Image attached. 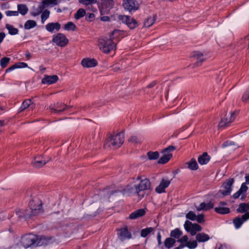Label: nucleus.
I'll use <instances>...</instances> for the list:
<instances>
[{
	"instance_id": "obj_29",
	"label": "nucleus",
	"mask_w": 249,
	"mask_h": 249,
	"mask_svg": "<svg viewBox=\"0 0 249 249\" xmlns=\"http://www.w3.org/2000/svg\"><path fill=\"white\" fill-rule=\"evenodd\" d=\"M114 1L112 0H106L102 4L103 9H105V12H108L113 7Z\"/></svg>"
},
{
	"instance_id": "obj_54",
	"label": "nucleus",
	"mask_w": 249,
	"mask_h": 249,
	"mask_svg": "<svg viewBox=\"0 0 249 249\" xmlns=\"http://www.w3.org/2000/svg\"><path fill=\"white\" fill-rule=\"evenodd\" d=\"M188 237L187 235H184L181 238H178L177 242L180 243L181 244H183L184 243H186L188 242Z\"/></svg>"
},
{
	"instance_id": "obj_55",
	"label": "nucleus",
	"mask_w": 249,
	"mask_h": 249,
	"mask_svg": "<svg viewBox=\"0 0 249 249\" xmlns=\"http://www.w3.org/2000/svg\"><path fill=\"white\" fill-rule=\"evenodd\" d=\"M196 220L199 223H202L204 222V215L202 214H199L198 215L196 216Z\"/></svg>"
},
{
	"instance_id": "obj_20",
	"label": "nucleus",
	"mask_w": 249,
	"mask_h": 249,
	"mask_svg": "<svg viewBox=\"0 0 249 249\" xmlns=\"http://www.w3.org/2000/svg\"><path fill=\"white\" fill-rule=\"evenodd\" d=\"M52 238L37 235L36 246H46L51 243Z\"/></svg>"
},
{
	"instance_id": "obj_32",
	"label": "nucleus",
	"mask_w": 249,
	"mask_h": 249,
	"mask_svg": "<svg viewBox=\"0 0 249 249\" xmlns=\"http://www.w3.org/2000/svg\"><path fill=\"white\" fill-rule=\"evenodd\" d=\"M249 210V205L247 203H241L236 211L238 213H244Z\"/></svg>"
},
{
	"instance_id": "obj_58",
	"label": "nucleus",
	"mask_w": 249,
	"mask_h": 249,
	"mask_svg": "<svg viewBox=\"0 0 249 249\" xmlns=\"http://www.w3.org/2000/svg\"><path fill=\"white\" fill-rule=\"evenodd\" d=\"M206 205H207L206 203H205L204 202L201 203L199 205V207L196 208L197 210V211H200V210H206Z\"/></svg>"
},
{
	"instance_id": "obj_63",
	"label": "nucleus",
	"mask_w": 249,
	"mask_h": 249,
	"mask_svg": "<svg viewBox=\"0 0 249 249\" xmlns=\"http://www.w3.org/2000/svg\"><path fill=\"white\" fill-rule=\"evenodd\" d=\"M109 18L108 16H103L101 18V20L103 21H108L109 20Z\"/></svg>"
},
{
	"instance_id": "obj_45",
	"label": "nucleus",
	"mask_w": 249,
	"mask_h": 249,
	"mask_svg": "<svg viewBox=\"0 0 249 249\" xmlns=\"http://www.w3.org/2000/svg\"><path fill=\"white\" fill-rule=\"evenodd\" d=\"M10 58L9 57H3L1 58L0 61V64L2 68L4 69L6 68L9 63Z\"/></svg>"
},
{
	"instance_id": "obj_39",
	"label": "nucleus",
	"mask_w": 249,
	"mask_h": 249,
	"mask_svg": "<svg viewBox=\"0 0 249 249\" xmlns=\"http://www.w3.org/2000/svg\"><path fill=\"white\" fill-rule=\"evenodd\" d=\"M155 21V18L154 17H149L145 20L144 22V26L146 27H149L154 24Z\"/></svg>"
},
{
	"instance_id": "obj_33",
	"label": "nucleus",
	"mask_w": 249,
	"mask_h": 249,
	"mask_svg": "<svg viewBox=\"0 0 249 249\" xmlns=\"http://www.w3.org/2000/svg\"><path fill=\"white\" fill-rule=\"evenodd\" d=\"M182 234V232L179 229L176 228L170 232V236L174 239H178Z\"/></svg>"
},
{
	"instance_id": "obj_56",
	"label": "nucleus",
	"mask_w": 249,
	"mask_h": 249,
	"mask_svg": "<svg viewBox=\"0 0 249 249\" xmlns=\"http://www.w3.org/2000/svg\"><path fill=\"white\" fill-rule=\"evenodd\" d=\"M17 68H24L28 66V65L24 62H19L15 64Z\"/></svg>"
},
{
	"instance_id": "obj_16",
	"label": "nucleus",
	"mask_w": 249,
	"mask_h": 249,
	"mask_svg": "<svg viewBox=\"0 0 249 249\" xmlns=\"http://www.w3.org/2000/svg\"><path fill=\"white\" fill-rule=\"evenodd\" d=\"M50 160H46L42 156H37L32 161L33 165L36 168H40L46 164Z\"/></svg>"
},
{
	"instance_id": "obj_53",
	"label": "nucleus",
	"mask_w": 249,
	"mask_h": 249,
	"mask_svg": "<svg viewBox=\"0 0 249 249\" xmlns=\"http://www.w3.org/2000/svg\"><path fill=\"white\" fill-rule=\"evenodd\" d=\"M86 19L89 21H92L95 19V15L93 13H88L86 15Z\"/></svg>"
},
{
	"instance_id": "obj_19",
	"label": "nucleus",
	"mask_w": 249,
	"mask_h": 249,
	"mask_svg": "<svg viewBox=\"0 0 249 249\" xmlns=\"http://www.w3.org/2000/svg\"><path fill=\"white\" fill-rule=\"evenodd\" d=\"M81 64L84 67H93L97 65V61L95 59L84 58L81 62Z\"/></svg>"
},
{
	"instance_id": "obj_18",
	"label": "nucleus",
	"mask_w": 249,
	"mask_h": 249,
	"mask_svg": "<svg viewBox=\"0 0 249 249\" xmlns=\"http://www.w3.org/2000/svg\"><path fill=\"white\" fill-rule=\"evenodd\" d=\"M191 57L197 60L196 65L199 66L201 65V62L204 60V57L203 53L198 51L193 52L191 54Z\"/></svg>"
},
{
	"instance_id": "obj_12",
	"label": "nucleus",
	"mask_w": 249,
	"mask_h": 249,
	"mask_svg": "<svg viewBox=\"0 0 249 249\" xmlns=\"http://www.w3.org/2000/svg\"><path fill=\"white\" fill-rule=\"evenodd\" d=\"M52 41L57 45L62 47L66 46L69 42V40L66 36L61 33H58L56 35L53 36Z\"/></svg>"
},
{
	"instance_id": "obj_5",
	"label": "nucleus",
	"mask_w": 249,
	"mask_h": 249,
	"mask_svg": "<svg viewBox=\"0 0 249 249\" xmlns=\"http://www.w3.org/2000/svg\"><path fill=\"white\" fill-rule=\"evenodd\" d=\"M37 235L28 233L22 235L20 239V243L25 248L36 246Z\"/></svg>"
},
{
	"instance_id": "obj_30",
	"label": "nucleus",
	"mask_w": 249,
	"mask_h": 249,
	"mask_svg": "<svg viewBox=\"0 0 249 249\" xmlns=\"http://www.w3.org/2000/svg\"><path fill=\"white\" fill-rule=\"evenodd\" d=\"M186 164L188 165V168L192 170H196L198 168L197 162L194 158L191 159Z\"/></svg>"
},
{
	"instance_id": "obj_57",
	"label": "nucleus",
	"mask_w": 249,
	"mask_h": 249,
	"mask_svg": "<svg viewBox=\"0 0 249 249\" xmlns=\"http://www.w3.org/2000/svg\"><path fill=\"white\" fill-rule=\"evenodd\" d=\"M234 145V142H233L227 141L225 142L222 144V147L223 148H224V147H227L229 146H231V145Z\"/></svg>"
},
{
	"instance_id": "obj_22",
	"label": "nucleus",
	"mask_w": 249,
	"mask_h": 249,
	"mask_svg": "<svg viewBox=\"0 0 249 249\" xmlns=\"http://www.w3.org/2000/svg\"><path fill=\"white\" fill-rule=\"evenodd\" d=\"M58 80V77L56 75L48 76L45 75L44 77L42 79L43 84H47L49 85L56 83Z\"/></svg>"
},
{
	"instance_id": "obj_11",
	"label": "nucleus",
	"mask_w": 249,
	"mask_h": 249,
	"mask_svg": "<svg viewBox=\"0 0 249 249\" xmlns=\"http://www.w3.org/2000/svg\"><path fill=\"white\" fill-rule=\"evenodd\" d=\"M233 178H230L223 183L220 192L223 196H227L230 194L232 191L231 186L234 183Z\"/></svg>"
},
{
	"instance_id": "obj_60",
	"label": "nucleus",
	"mask_w": 249,
	"mask_h": 249,
	"mask_svg": "<svg viewBox=\"0 0 249 249\" xmlns=\"http://www.w3.org/2000/svg\"><path fill=\"white\" fill-rule=\"evenodd\" d=\"M206 210H209L211 208H213V203L211 202H209L208 203L206 204Z\"/></svg>"
},
{
	"instance_id": "obj_27",
	"label": "nucleus",
	"mask_w": 249,
	"mask_h": 249,
	"mask_svg": "<svg viewBox=\"0 0 249 249\" xmlns=\"http://www.w3.org/2000/svg\"><path fill=\"white\" fill-rule=\"evenodd\" d=\"M211 158L207 152H204L198 158V161L201 165L207 164L210 160Z\"/></svg>"
},
{
	"instance_id": "obj_61",
	"label": "nucleus",
	"mask_w": 249,
	"mask_h": 249,
	"mask_svg": "<svg viewBox=\"0 0 249 249\" xmlns=\"http://www.w3.org/2000/svg\"><path fill=\"white\" fill-rule=\"evenodd\" d=\"M5 37V34L3 32L0 33V43H1L4 37Z\"/></svg>"
},
{
	"instance_id": "obj_26",
	"label": "nucleus",
	"mask_w": 249,
	"mask_h": 249,
	"mask_svg": "<svg viewBox=\"0 0 249 249\" xmlns=\"http://www.w3.org/2000/svg\"><path fill=\"white\" fill-rule=\"evenodd\" d=\"M60 24L58 22L49 23L46 25V30L50 32H53L54 30L58 31L60 28Z\"/></svg>"
},
{
	"instance_id": "obj_1",
	"label": "nucleus",
	"mask_w": 249,
	"mask_h": 249,
	"mask_svg": "<svg viewBox=\"0 0 249 249\" xmlns=\"http://www.w3.org/2000/svg\"><path fill=\"white\" fill-rule=\"evenodd\" d=\"M118 193H123L124 195H127L128 196L137 195L138 196L143 197L144 196V194H140L139 193L136 184L128 185L123 191L117 190L109 191L108 189L103 190L101 195H104V197L109 198L111 196L115 195Z\"/></svg>"
},
{
	"instance_id": "obj_4",
	"label": "nucleus",
	"mask_w": 249,
	"mask_h": 249,
	"mask_svg": "<svg viewBox=\"0 0 249 249\" xmlns=\"http://www.w3.org/2000/svg\"><path fill=\"white\" fill-rule=\"evenodd\" d=\"M98 42L100 50L104 53H108L116 49V44L111 39L100 38L98 39Z\"/></svg>"
},
{
	"instance_id": "obj_48",
	"label": "nucleus",
	"mask_w": 249,
	"mask_h": 249,
	"mask_svg": "<svg viewBox=\"0 0 249 249\" xmlns=\"http://www.w3.org/2000/svg\"><path fill=\"white\" fill-rule=\"evenodd\" d=\"M58 3L57 0H43L42 4L44 6L50 5H56Z\"/></svg>"
},
{
	"instance_id": "obj_9",
	"label": "nucleus",
	"mask_w": 249,
	"mask_h": 249,
	"mask_svg": "<svg viewBox=\"0 0 249 249\" xmlns=\"http://www.w3.org/2000/svg\"><path fill=\"white\" fill-rule=\"evenodd\" d=\"M70 107H71V106L57 102L53 105H51L49 107V109L51 113L60 114Z\"/></svg>"
},
{
	"instance_id": "obj_52",
	"label": "nucleus",
	"mask_w": 249,
	"mask_h": 249,
	"mask_svg": "<svg viewBox=\"0 0 249 249\" xmlns=\"http://www.w3.org/2000/svg\"><path fill=\"white\" fill-rule=\"evenodd\" d=\"M5 15L8 17L11 16H18V12L16 11H6L5 12Z\"/></svg>"
},
{
	"instance_id": "obj_47",
	"label": "nucleus",
	"mask_w": 249,
	"mask_h": 249,
	"mask_svg": "<svg viewBox=\"0 0 249 249\" xmlns=\"http://www.w3.org/2000/svg\"><path fill=\"white\" fill-rule=\"evenodd\" d=\"M79 2L84 5L88 6V8H89V6H92L91 4L96 3L97 0H80Z\"/></svg>"
},
{
	"instance_id": "obj_38",
	"label": "nucleus",
	"mask_w": 249,
	"mask_h": 249,
	"mask_svg": "<svg viewBox=\"0 0 249 249\" xmlns=\"http://www.w3.org/2000/svg\"><path fill=\"white\" fill-rule=\"evenodd\" d=\"M172 157V154H168L167 155H163L158 161L159 163L164 164L167 163Z\"/></svg>"
},
{
	"instance_id": "obj_50",
	"label": "nucleus",
	"mask_w": 249,
	"mask_h": 249,
	"mask_svg": "<svg viewBox=\"0 0 249 249\" xmlns=\"http://www.w3.org/2000/svg\"><path fill=\"white\" fill-rule=\"evenodd\" d=\"M49 14L50 12L47 10L43 12L41 14V21L42 23H43L44 21L49 18Z\"/></svg>"
},
{
	"instance_id": "obj_8",
	"label": "nucleus",
	"mask_w": 249,
	"mask_h": 249,
	"mask_svg": "<svg viewBox=\"0 0 249 249\" xmlns=\"http://www.w3.org/2000/svg\"><path fill=\"white\" fill-rule=\"evenodd\" d=\"M118 19L126 24L130 29H134L138 26L137 21L128 16L120 15L118 16Z\"/></svg>"
},
{
	"instance_id": "obj_17",
	"label": "nucleus",
	"mask_w": 249,
	"mask_h": 249,
	"mask_svg": "<svg viewBox=\"0 0 249 249\" xmlns=\"http://www.w3.org/2000/svg\"><path fill=\"white\" fill-rule=\"evenodd\" d=\"M171 180L162 178L160 184L156 188V191L158 193H162L165 192V189L169 186Z\"/></svg>"
},
{
	"instance_id": "obj_62",
	"label": "nucleus",
	"mask_w": 249,
	"mask_h": 249,
	"mask_svg": "<svg viewBox=\"0 0 249 249\" xmlns=\"http://www.w3.org/2000/svg\"><path fill=\"white\" fill-rule=\"evenodd\" d=\"M161 236L160 233V232H159L157 235V239L158 241V244L159 245L161 244Z\"/></svg>"
},
{
	"instance_id": "obj_10",
	"label": "nucleus",
	"mask_w": 249,
	"mask_h": 249,
	"mask_svg": "<svg viewBox=\"0 0 249 249\" xmlns=\"http://www.w3.org/2000/svg\"><path fill=\"white\" fill-rule=\"evenodd\" d=\"M235 119V112H230L229 114H226L225 117L221 118L218 126L219 127H227Z\"/></svg>"
},
{
	"instance_id": "obj_43",
	"label": "nucleus",
	"mask_w": 249,
	"mask_h": 249,
	"mask_svg": "<svg viewBox=\"0 0 249 249\" xmlns=\"http://www.w3.org/2000/svg\"><path fill=\"white\" fill-rule=\"evenodd\" d=\"M184 245L185 247H187L190 249H195L197 246V244L196 240L189 241Z\"/></svg>"
},
{
	"instance_id": "obj_51",
	"label": "nucleus",
	"mask_w": 249,
	"mask_h": 249,
	"mask_svg": "<svg viewBox=\"0 0 249 249\" xmlns=\"http://www.w3.org/2000/svg\"><path fill=\"white\" fill-rule=\"evenodd\" d=\"M129 141L134 143H141L142 142V140L135 136L131 137Z\"/></svg>"
},
{
	"instance_id": "obj_44",
	"label": "nucleus",
	"mask_w": 249,
	"mask_h": 249,
	"mask_svg": "<svg viewBox=\"0 0 249 249\" xmlns=\"http://www.w3.org/2000/svg\"><path fill=\"white\" fill-rule=\"evenodd\" d=\"M176 149V147L173 145H170L162 151L163 155H167L168 154H172L171 152Z\"/></svg>"
},
{
	"instance_id": "obj_7",
	"label": "nucleus",
	"mask_w": 249,
	"mask_h": 249,
	"mask_svg": "<svg viewBox=\"0 0 249 249\" xmlns=\"http://www.w3.org/2000/svg\"><path fill=\"white\" fill-rule=\"evenodd\" d=\"M184 227L185 230L190 232L192 236L196 234V232L200 231L202 230V227L196 223H192L191 222L187 220L185 221Z\"/></svg>"
},
{
	"instance_id": "obj_49",
	"label": "nucleus",
	"mask_w": 249,
	"mask_h": 249,
	"mask_svg": "<svg viewBox=\"0 0 249 249\" xmlns=\"http://www.w3.org/2000/svg\"><path fill=\"white\" fill-rule=\"evenodd\" d=\"M186 218L191 220H195L196 218V215L193 211H190L186 214Z\"/></svg>"
},
{
	"instance_id": "obj_31",
	"label": "nucleus",
	"mask_w": 249,
	"mask_h": 249,
	"mask_svg": "<svg viewBox=\"0 0 249 249\" xmlns=\"http://www.w3.org/2000/svg\"><path fill=\"white\" fill-rule=\"evenodd\" d=\"M5 28L8 30V33L12 36L17 35L18 33V29L8 23L6 24Z\"/></svg>"
},
{
	"instance_id": "obj_15",
	"label": "nucleus",
	"mask_w": 249,
	"mask_h": 249,
	"mask_svg": "<svg viewBox=\"0 0 249 249\" xmlns=\"http://www.w3.org/2000/svg\"><path fill=\"white\" fill-rule=\"evenodd\" d=\"M249 219V213H246L241 217H236L233 220V224L236 229L239 228L241 225Z\"/></svg>"
},
{
	"instance_id": "obj_28",
	"label": "nucleus",
	"mask_w": 249,
	"mask_h": 249,
	"mask_svg": "<svg viewBox=\"0 0 249 249\" xmlns=\"http://www.w3.org/2000/svg\"><path fill=\"white\" fill-rule=\"evenodd\" d=\"M196 242H205L208 241L210 237L208 234L204 232H201L196 234Z\"/></svg>"
},
{
	"instance_id": "obj_25",
	"label": "nucleus",
	"mask_w": 249,
	"mask_h": 249,
	"mask_svg": "<svg viewBox=\"0 0 249 249\" xmlns=\"http://www.w3.org/2000/svg\"><path fill=\"white\" fill-rule=\"evenodd\" d=\"M145 213V211L143 209H140L136 210L129 215V218L131 219H135L137 218L140 217L144 215Z\"/></svg>"
},
{
	"instance_id": "obj_40",
	"label": "nucleus",
	"mask_w": 249,
	"mask_h": 249,
	"mask_svg": "<svg viewBox=\"0 0 249 249\" xmlns=\"http://www.w3.org/2000/svg\"><path fill=\"white\" fill-rule=\"evenodd\" d=\"M147 155L148 157V159L150 160H156L159 157V153L158 151H149L147 152Z\"/></svg>"
},
{
	"instance_id": "obj_37",
	"label": "nucleus",
	"mask_w": 249,
	"mask_h": 249,
	"mask_svg": "<svg viewBox=\"0 0 249 249\" xmlns=\"http://www.w3.org/2000/svg\"><path fill=\"white\" fill-rule=\"evenodd\" d=\"M36 26V23L35 20H28L24 24V28L26 30H29L34 28Z\"/></svg>"
},
{
	"instance_id": "obj_6",
	"label": "nucleus",
	"mask_w": 249,
	"mask_h": 249,
	"mask_svg": "<svg viewBox=\"0 0 249 249\" xmlns=\"http://www.w3.org/2000/svg\"><path fill=\"white\" fill-rule=\"evenodd\" d=\"M136 180L140 181L139 183L136 184L139 193L143 194V191L150 189L151 183L148 178H142L141 176H139L137 177Z\"/></svg>"
},
{
	"instance_id": "obj_14",
	"label": "nucleus",
	"mask_w": 249,
	"mask_h": 249,
	"mask_svg": "<svg viewBox=\"0 0 249 249\" xmlns=\"http://www.w3.org/2000/svg\"><path fill=\"white\" fill-rule=\"evenodd\" d=\"M123 5L124 9L129 12H134L139 7V4L137 1H124Z\"/></svg>"
},
{
	"instance_id": "obj_59",
	"label": "nucleus",
	"mask_w": 249,
	"mask_h": 249,
	"mask_svg": "<svg viewBox=\"0 0 249 249\" xmlns=\"http://www.w3.org/2000/svg\"><path fill=\"white\" fill-rule=\"evenodd\" d=\"M17 68V65H16V64H14V65H13L12 66L10 67V68L7 69L6 70V72H8L15 69Z\"/></svg>"
},
{
	"instance_id": "obj_42",
	"label": "nucleus",
	"mask_w": 249,
	"mask_h": 249,
	"mask_svg": "<svg viewBox=\"0 0 249 249\" xmlns=\"http://www.w3.org/2000/svg\"><path fill=\"white\" fill-rule=\"evenodd\" d=\"M153 231V228L152 227L146 228L142 229L141 232V235L142 237H146L148 234Z\"/></svg>"
},
{
	"instance_id": "obj_35",
	"label": "nucleus",
	"mask_w": 249,
	"mask_h": 249,
	"mask_svg": "<svg viewBox=\"0 0 249 249\" xmlns=\"http://www.w3.org/2000/svg\"><path fill=\"white\" fill-rule=\"evenodd\" d=\"M176 242L175 239L171 237L167 238L164 241V246L166 248L170 249L174 246Z\"/></svg>"
},
{
	"instance_id": "obj_34",
	"label": "nucleus",
	"mask_w": 249,
	"mask_h": 249,
	"mask_svg": "<svg viewBox=\"0 0 249 249\" xmlns=\"http://www.w3.org/2000/svg\"><path fill=\"white\" fill-rule=\"evenodd\" d=\"M214 211L216 213L222 214L229 213L230 212V209L227 207H223L219 206L214 208Z\"/></svg>"
},
{
	"instance_id": "obj_36",
	"label": "nucleus",
	"mask_w": 249,
	"mask_h": 249,
	"mask_svg": "<svg viewBox=\"0 0 249 249\" xmlns=\"http://www.w3.org/2000/svg\"><path fill=\"white\" fill-rule=\"evenodd\" d=\"M18 13H19L23 16L25 15L28 11V8L24 4H18Z\"/></svg>"
},
{
	"instance_id": "obj_21",
	"label": "nucleus",
	"mask_w": 249,
	"mask_h": 249,
	"mask_svg": "<svg viewBox=\"0 0 249 249\" xmlns=\"http://www.w3.org/2000/svg\"><path fill=\"white\" fill-rule=\"evenodd\" d=\"M30 107L32 110L35 107V105L33 104L30 99L25 100L19 108V112L24 111L26 108Z\"/></svg>"
},
{
	"instance_id": "obj_46",
	"label": "nucleus",
	"mask_w": 249,
	"mask_h": 249,
	"mask_svg": "<svg viewBox=\"0 0 249 249\" xmlns=\"http://www.w3.org/2000/svg\"><path fill=\"white\" fill-rule=\"evenodd\" d=\"M64 29L67 31H74L76 29V26L73 22H69L65 25Z\"/></svg>"
},
{
	"instance_id": "obj_41",
	"label": "nucleus",
	"mask_w": 249,
	"mask_h": 249,
	"mask_svg": "<svg viewBox=\"0 0 249 249\" xmlns=\"http://www.w3.org/2000/svg\"><path fill=\"white\" fill-rule=\"evenodd\" d=\"M86 15V11L83 8H80L76 12L74 15V18L76 19H78L83 17Z\"/></svg>"
},
{
	"instance_id": "obj_23",
	"label": "nucleus",
	"mask_w": 249,
	"mask_h": 249,
	"mask_svg": "<svg viewBox=\"0 0 249 249\" xmlns=\"http://www.w3.org/2000/svg\"><path fill=\"white\" fill-rule=\"evenodd\" d=\"M248 187L245 185V183H242L239 190L233 195V197L234 199H237L242 195L246 194Z\"/></svg>"
},
{
	"instance_id": "obj_64",
	"label": "nucleus",
	"mask_w": 249,
	"mask_h": 249,
	"mask_svg": "<svg viewBox=\"0 0 249 249\" xmlns=\"http://www.w3.org/2000/svg\"><path fill=\"white\" fill-rule=\"evenodd\" d=\"M245 178L246 182H244V183H245V185L249 184V174L248 175H246Z\"/></svg>"
},
{
	"instance_id": "obj_13",
	"label": "nucleus",
	"mask_w": 249,
	"mask_h": 249,
	"mask_svg": "<svg viewBox=\"0 0 249 249\" xmlns=\"http://www.w3.org/2000/svg\"><path fill=\"white\" fill-rule=\"evenodd\" d=\"M117 231L118 237L122 241L131 238V233L128 231L126 226L118 229Z\"/></svg>"
},
{
	"instance_id": "obj_3",
	"label": "nucleus",
	"mask_w": 249,
	"mask_h": 249,
	"mask_svg": "<svg viewBox=\"0 0 249 249\" xmlns=\"http://www.w3.org/2000/svg\"><path fill=\"white\" fill-rule=\"evenodd\" d=\"M42 203L38 196H34L29 202V206L30 210L29 213L31 216H36L43 212L42 208Z\"/></svg>"
},
{
	"instance_id": "obj_2",
	"label": "nucleus",
	"mask_w": 249,
	"mask_h": 249,
	"mask_svg": "<svg viewBox=\"0 0 249 249\" xmlns=\"http://www.w3.org/2000/svg\"><path fill=\"white\" fill-rule=\"evenodd\" d=\"M124 135L123 132H120L116 135H111L106 141L104 148H108L112 147L117 149L120 147L124 143Z\"/></svg>"
},
{
	"instance_id": "obj_24",
	"label": "nucleus",
	"mask_w": 249,
	"mask_h": 249,
	"mask_svg": "<svg viewBox=\"0 0 249 249\" xmlns=\"http://www.w3.org/2000/svg\"><path fill=\"white\" fill-rule=\"evenodd\" d=\"M16 213L19 218L24 217L25 218H31L32 217L29 213V211L27 210H20L18 209L16 210Z\"/></svg>"
}]
</instances>
